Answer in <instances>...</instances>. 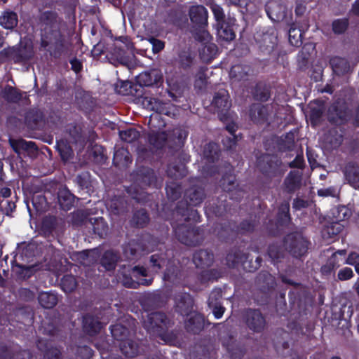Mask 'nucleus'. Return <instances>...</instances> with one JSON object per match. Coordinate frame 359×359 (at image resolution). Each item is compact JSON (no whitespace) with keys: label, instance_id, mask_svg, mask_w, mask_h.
Here are the masks:
<instances>
[{"label":"nucleus","instance_id":"obj_24","mask_svg":"<svg viewBox=\"0 0 359 359\" xmlns=\"http://www.w3.org/2000/svg\"><path fill=\"white\" fill-rule=\"evenodd\" d=\"M117 261V257L111 251H107L103 255L102 264L107 270H111L114 268L115 263Z\"/></svg>","mask_w":359,"mask_h":359},{"label":"nucleus","instance_id":"obj_4","mask_svg":"<svg viewBox=\"0 0 359 359\" xmlns=\"http://www.w3.org/2000/svg\"><path fill=\"white\" fill-rule=\"evenodd\" d=\"M168 322L165 314L161 313H152L147 316V320L144 321V327L150 332L158 333L160 330L167 327Z\"/></svg>","mask_w":359,"mask_h":359},{"label":"nucleus","instance_id":"obj_55","mask_svg":"<svg viewBox=\"0 0 359 359\" xmlns=\"http://www.w3.org/2000/svg\"><path fill=\"white\" fill-rule=\"evenodd\" d=\"M176 233L177 234L178 239L185 245H192V242L189 241L188 238L184 236H181L178 231H176Z\"/></svg>","mask_w":359,"mask_h":359},{"label":"nucleus","instance_id":"obj_47","mask_svg":"<svg viewBox=\"0 0 359 359\" xmlns=\"http://www.w3.org/2000/svg\"><path fill=\"white\" fill-rule=\"evenodd\" d=\"M281 220L283 222H287L289 219L288 211H289V204L285 203L281 205Z\"/></svg>","mask_w":359,"mask_h":359},{"label":"nucleus","instance_id":"obj_27","mask_svg":"<svg viewBox=\"0 0 359 359\" xmlns=\"http://www.w3.org/2000/svg\"><path fill=\"white\" fill-rule=\"evenodd\" d=\"M139 133L134 128H129L119 132L121 139L126 142H132L139 137Z\"/></svg>","mask_w":359,"mask_h":359},{"label":"nucleus","instance_id":"obj_23","mask_svg":"<svg viewBox=\"0 0 359 359\" xmlns=\"http://www.w3.org/2000/svg\"><path fill=\"white\" fill-rule=\"evenodd\" d=\"M187 327L193 332L200 330L203 327L202 317L198 314L191 313Z\"/></svg>","mask_w":359,"mask_h":359},{"label":"nucleus","instance_id":"obj_33","mask_svg":"<svg viewBox=\"0 0 359 359\" xmlns=\"http://www.w3.org/2000/svg\"><path fill=\"white\" fill-rule=\"evenodd\" d=\"M307 250V242L303 238H300L297 244L292 249V252L295 257L302 256Z\"/></svg>","mask_w":359,"mask_h":359},{"label":"nucleus","instance_id":"obj_57","mask_svg":"<svg viewBox=\"0 0 359 359\" xmlns=\"http://www.w3.org/2000/svg\"><path fill=\"white\" fill-rule=\"evenodd\" d=\"M34 249V245L32 243L29 244L26 248L23 250L22 254L27 256V253L32 251Z\"/></svg>","mask_w":359,"mask_h":359},{"label":"nucleus","instance_id":"obj_61","mask_svg":"<svg viewBox=\"0 0 359 359\" xmlns=\"http://www.w3.org/2000/svg\"><path fill=\"white\" fill-rule=\"evenodd\" d=\"M269 256H270L272 259H276V258H278V257H276V256L275 255V253H274L273 249L272 248H271L269 249Z\"/></svg>","mask_w":359,"mask_h":359},{"label":"nucleus","instance_id":"obj_12","mask_svg":"<svg viewBox=\"0 0 359 359\" xmlns=\"http://www.w3.org/2000/svg\"><path fill=\"white\" fill-rule=\"evenodd\" d=\"M144 104L150 110L154 111L158 114L170 115V112L168 110L166 104L162 103L155 98H145Z\"/></svg>","mask_w":359,"mask_h":359},{"label":"nucleus","instance_id":"obj_40","mask_svg":"<svg viewBox=\"0 0 359 359\" xmlns=\"http://www.w3.org/2000/svg\"><path fill=\"white\" fill-rule=\"evenodd\" d=\"M149 42L152 46V50L154 53L160 52L164 48V43L158 39L150 38Z\"/></svg>","mask_w":359,"mask_h":359},{"label":"nucleus","instance_id":"obj_36","mask_svg":"<svg viewBox=\"0 0 359 359\" xmlns=\"http://www.w3.org/2000/svg\"><path fill=\"white\" fill-rule=\"evenodd\" d=\"M337 276L340 280H349L353 276V271L349 267H344L339 271Z\"/></svg>","mask_w":359,"mask_h":359},{"label":"nucleus","instance_id":"obj_48","mask_svg":"<svg viewBox=\"0 0 359 359\" xmlns=\"http://www.w3.org/2000/svg\"><path fill=\"white\" fill-rule=\"evenodd\" d=\"M304 164V158L302 156H297L295 159L290 163L291 167L302 168Z\"/></svg>","mask_w":359,"mask_h":359},{"label":"nucleus","instance_id":"obj_16","mask_svg":"<svg viewBox=\"0 0 359 359\" xmlns=\"http://www.w3.org/2000/svg\"><path fill=\"white\" fill-rule=\"evenodd\" d=\"M39 304L46 309L53 307L57 302V297L53 292H43L39 294Z\"/></svg>","mask_w":359,"mask_h":359},{"label":"nucleus","instance_id":"obj_58","mask_svg":"<svg viewBox=\"0 0 359 359\" xmlns=\"http://www.w3.org/2000/svg\"><path fill=\"white\" fill-rule=\"evenodd\" d=\"M353 11L356 15H359V0H356L353 6Z\"/></svg>","mask_w":359,"mask_h":359},{"label":"nucleus","instance_id":"obj_26","mask_svg":"<svg viewBox=\"0 0 359 359\" xmlns=\"http://www.w3.org/2000/svg\"><path fill=\"white\" fill-rule=\"evenodd\" d=\"M58 201L63 209L69 210L72 205L73 196L67 191H61L58 195Z\"/></svg>","mask_w":359,"mask_h":359},{"label":"nucleus","instance_id":"obj_7","mask_svg":"<svg viewBox=\"0 0 359 359\" xmlns=\"http://www.w3.org/2000/svg\"><path fill=\"white\" fill-rule=\"evenodd\" d=\"M255 39L260 48L270 51L277 43V34L273 28H271L262 35L257 34Z\"/></svg>","mask_w":359,"mask_h":359},{"label":"nucleus","instance_id":"obj_11","mask_svg":"<svg viewBox=\"0 0 359 359\" xmlns=\"http://www.w3.org/2000/svg\"><path fill=\"white\" fill-rule=\"evenodd\" d=\"M193 261L196 267L209 266L213 261V255L207 250H200L194 254Z\"/></svg>","mask_w":359,"mask_h":359},{"label":"nucleus","instance_id":"obj_59","mask_svg":"<svg viewBox=\"0 0 359 359\" xmlns=\"http://www.w3.org/2000/svg\"><path fill=\"white\" fill-rule=\"evenodd\" d=\"M168 175L173 176L175 177H178L182 175L181 173H178V171H176V172H172L171 168L170 167L168 170Z\"/></svg>","mask_w":359,"mask_h":359},{"label":"nucleus","instance_id":"obj_6","mask_svg":"<svg viewBox=\"0 0 359 359\" xmlns=\"http://www.w3.org/2000/svg\"><path fill=\"white\" fill-rule=\"evenodd\" d=\"M189 17L191 21L203 29V26L207 25L208 22V11L201 5H194L190 7Z\"/></svg>","mask_w":359,"mask_h":359},{"label":"nucleus","instance_id":"obj_39","mask_svg":"<svg viewBox=\"0 0 359 359\" xmlns=\"http://www.w3.org/2000/svg\"><path fill=\"white\" fill-rule=\"evenodd\" d=\"M318 194L320 196H336L338 194V190L337 188L331 187L319 189Z\"/></svg>","mask_w":359,"mask_h":359},{"label":"nucleus","instance_id":"obj_8","mask_svg":"<svg viewBox=\"0 0 359 359\" xmlns=\"http://www.w3.org/2000/svg\"><path fill=\"white\" fill-rule=\"evenodd\" d=\"M229 96L226 90H220L214 97L212 106L218 113H222L228 110L231 107V102L229 100Z\"/></svg>","mask_w":359,"mask_h":359},{"label":"nucleus","instance_id":"obj_10","mask_svg":"<svg viewBox=\"0 0 359 359\" xmlns=\"http://www.w3.org/2000/svg\"><path fill=\"white\" fill-rule=\"evenodd\" d=\"M247 322L250 329L255 331L261 330L264 325V320L258 311H249L247 313Z\"/></svg>","mask_w":359,"mask_h":359},{"label":"nucleus","instance_id":"obj_2","mask_svg":"<svg viewBox=\"0 0 359 359\" xmlns=\"http://www.w3.org/2000/svg\"><path fill=\"white\" fill-rule=\"evenodd\" d=\"M32 45L30 41H22L19 47L4 49L1 55H4L7 58L18 62L29 59L33 55Z\"/></svg>","mask_w":359,"mask_h":359},{"label":"nucleus","instance_id":"obj_1","mask_svg":"<svg viewBox=\"0 0 359 359\" xmlns=\"http://www.w3.org/2000/svg\"><path fill=\"white\" fill-rule=\"evenodd\" d=\"M113 337L121 341L120 348L127 357H134L140 353V348L136 342L129 339H125L128 335V330L124 326L116 324L111 327Z\"/></svg>","mask_w":359,"mask_h":359},{"label":"nucleus","instance_id":"obj_14","mask_svg":"<svg viewBox=\"0 0 359 359\" xmlns=\"http://www.w3.org/2000/svg\"><path fill=\"white\" fill-rule=\"evenodd\" d=\"M302 174L299 170H294L290 172L285 181V188L288 191L297 189L301 182Z\"/></svg>","mask_w":359,"mask_h":359},{"label":"nucleus","instance_id":"obj_64","mask_svg":"<svg viewBox=\"0 0 359 359\" xmlns=\"http://www.w3.org/2000/svg\"><path fill=\"white\" fill-rule=\"evenodd\" d=\"M355 121H356L357 124L359 125V108L357 110V114H356V116H355Z\"/></svg>","mask_w":359,"mask_h":359},{"label":"nucleus","instance_id":"obj_60","mask_svg":"<svg viewBox=\"0 0 359 359\" xmlns=\"http://www.w3.org/2000/svg\"><path fill=\"white\" fill-rule=\"evenodd\" d=\"M353 287L359 297V278L355 283Z\"/></svg>","mask_w":359,"mask_h":359},{"label":"nucleus","instance_id":"obj_5","mask_svg":"<svg viewBox=\"0 0 359 359\" xmlns=\"http://www.w3.org/2000/svg\"><path fill=\"white\" fill-rule=\"evenodd\" d=\"M346 255V250H341L334 252L330 260V264L332 265V267L339 266L341 263L347 264L349 265L354 266L355 267L356 264L359 263V254L356 252H351L347 259L344 261Z\"/></svg>","mask_w":359,"mask_h":359},{"label":"nucleus","instance_id":"obj_54","mask_svg":"<svg viewBox=\"0 0 359 359\" xmlns=\"http://www.w3.org/2000/svg\"><path fill=\"white\" fill-rule=\"evenodd\" d=\"M306 206V202L303 200L297 199L293 203V208L300 209Z\"/></svg>","mask_w":359,"mask_h":359},{"label":"nucleus","instance_id":"obj_52","mask_svg":"<svg viewBox=\"0 0 359 359\" xmlns=\"http://www.w3.org/2000/svg\"><path fill=\"white\" fill-rule=\"evenodd\" d=\"M321 116V112L320 111H312L310 114V119L313 124H316L318 120V118Z\"/></svg>","mask_w":359,"mask_h":359},{"label":"nucleus","instance_id":"obj_32","mask_svg":"<svg viewBox=\"0 0 359 359\" xmlns=\"http://www.w3.org/2000/svg\"><path fill=\"white\" fill-rule=\"evenodd\" d=\"M175 301L177 307L180 310L182 313L183 311L184 307L186 309H188L192 305V300L190 297V295L188 294H183L180 299L177 298Z\"/></svg>","mask_w":359,"mask_h":359},{"label":"nucleus","instance_id":"obj_62","mask_svg":"<svg viewBox=\"0 0 359 359\" xmlns=\"http://www.w3.org/2000/svg\"><path fill=\"white\" fill-rule=\"evenodd\" d=\"M226 1L229 4L238 5L241 0H226Z\"/></svg>","mask_w":359,"mask_h":359},{"label":"nucleus","instance_id":"obj_42","mask_svg":"<svg viewBox=\"0 0 359 359\" xmlns=\"http://www.w3.org/2000/svg\"><path fill=\"white\" fill-rule=\"evenodd\" d=\"M192 58L189 54L184 53L180 55V63L183 68H187L191 65Z\"/></svg>","mask_w":359,"mask_h":359},{"label":"nucleus","instance_id":"obj_63","mask_svg":"<svg viewBox=\"0 0 359 359\" xmlns=\"http://www.w3.org/2000/svg\"><path fill=\"white\" fill-rule=\"evenodd\" d=\"M83 349L85 351H86L88 356H90L91 355V349L90 348H89L88 347L85 346V347H83Z\"/></svg>","mask_w":359,"mask_h":359},{"label":"nucleus","instance_id":"obj_20","mask_svg":"<svg viewBox=\"0 0 359 359\" xmlns=\"http://www.w3.org/2000/svg\"><path fill=\"white\" fill-rule=\"evenodd\" d=\"M266 11L268 16L272 20H274V17L276 20H279L284 16V8L276 6L273 2H270L266 6Z\"/></svg>","mask_w":359,"mask_h":359},{"label":"nucleus","instance_id":"obj_31","mask_svg":"<svg viewBox=\"0 0 359 359\" xmlns=\"http://www.w3.org/2000/svg\"><path fill=\"white\" fill-rule=\"evenodd\" d=\"M167 139V135L164 133H152L149 136V142L156 147H161Z\"/></svg>","mask_w":359,"mask_h":359},{"label":"nucleus","instance_id":"obj_15","mask_svg":"<svg viewBox=\"0 0 359 359\" xmlns=\"http://www.w3.org/2000/svg\"><path fill=\"white\" fill-rule=\"evenodd\" d=\"M83 328L90 334L97 332L102 327V323L90 316H86L83 318Z\"/></svg>","mask_w":359,"mask_h":359},{"label":"nucleus","instance_id":"obj_25","mask_svg":"<svg viewBox=\"0 0 359 359\" xmlns=\"http://www.w3.org/2000/svg\"><path fill=\"white\" fill-rule=\"evenodd\" d=\"M76 286V282L75 278L72 276H65L63 277L61 281L62 289L65 292H71L73 291Z\"/></svg>","mask_w":359,"mask_h":359},{"label":"nucleus","instance_id":"obj_56","mask_svg":"<svg viewBox=\"0 0 359 359\" xmlns=\"http://www.w3.org/2000/svg\"><path fill=\"white\" fill-rule=\"evenodd\" d=\"M0 194L4 198H8L11 196V191L9 188L4 187L1 189Z\"/></svg>","mask_w":359,"mask_h":359},{"label":"nucleus","instance_id":"obj_13","mask_svg":"<svg viewBox=\"0 0 359 359\" xmlns=\"http://www.w3.org/2000/svg\"><path fill=\"white\" fill-rule=\"evenodd\" d=\"M18 24L17 14L13 11H5L0 16V25L5 29L14 28Z\"/></svg>","mask_w":359,"mask_h":359},{"label":"nucleus","instance_id":"obj_51","mask_svg":"<svg viewBox=\"0 0 359 359\" xmlns=\"http://www.w3.org/2000/svg\"><path fill=\"white\" fill-rule=\"evenodd\" d=\"M122 283H123V285L127 287H135L136 285L139 283H137L136 281H133L126 277L122 280Z\"/></svg>","mask_w":359,"mask_h":359},{"label":"nucleus","instance_id":"obj_35","mask_svg":"<svg viewBox=\"0 0 359 359\" xmlns=\"http://www.w3.org/2000/svg\"><path fill=\"white\" fill-rule=\"evenodd\" d=\"M211 9L217 21V25L224 22V13L222 7L217 4H212Z\"/></svg>","mask_w":359,"mask_h":359},{"label":"nucleus","instance_id":"obj_45","mask_svg":"<svg viewBox=\"0 0 359 359\" xmlns=\"http://www.w3.org/2000/svg\"><path fill=\"white\" fill-rule=\"evenodd\" d=\"M121 203L120 201L118 199H116L114 201H111L110 203H108L107 205L109 208V210L111 212H113L114 215H118L121 210H119L118 205Z\"/></svg>","mask_w":359,"mask_h":359},{"label":"nucleus","instance_id":"obj_9","mask_svg":"<svg viewBox=\"0 0 359 359\" xmlns=\"http://www.w3.org/2000/svg\"><path fill=\"white\" fill-rule=\"evenodd\" d=\"M162 80V73L158 69H152L143 72L137 77V81L141 86H149L158 84Z\"/></svg>","mask_w":359,"mask_h":359},{"label":"nucleus","instance_id":"obj_53","mask_svg":"<svg viewBox=\"0 0 359 359\" xmlns=\"http://www.w3.org/2000/svg\"><path fill=\"white\" fill-rule=\"evenodd\" d=\"M339 213H341L343 215V217H341V216L339 217V220H342L349 216V211L344 206L339 208Z\"/></svg>","mask_w":359,"mask_h":359},{"label":"nucleus","instance_id":"obj_3","mask_svg":"<svg viewBox=\"0 0 359 359\" xmlns=\"http://www.w3.org/2000/svg\"><path fill=\"white\" fill-rule=\"evenodd\" d=\"M196 38L203 42V46L200 49L201 58L205 62L210 61L217 54V49L215 43H210V36L209 33L203 29L200 34H197Z\"/></svg>","mask_w":359,"mask_h":359},{"label":"nucleus","instance_id":"obj_37","mask_svg":"<svg viewBox=\"0 0 359 359\" xmlns=\"http://www.w3.org/2000/svg\"><path fill=\"white\" fill-rule=\"evenodd\" d=\"M208 304L209 306L212 308V312L215 317L217 319L220 318L224 312V308L220 305L214 304L212 302V297L209 299Z\"/></svg>","mask_w":359,"mask_h":359},{"label":"nucleus","instance_id":"obj_21","mask_svg":"<svg viewBox=\"0 0 359 359\" xmlns=\"http://www.w3.org/2000/svg\"><path fill=\"white\" fill-rule=\"evenodd\" d=\"M10 144L13 149V150L18 153L20 154L22 150H27L28 149H31L34 147V144L32 142H27L24 140H13L11 139L9 140Z\"/></svg>","mask_w":359,"mask_h":359},{"label":"nucleus","instance_id":"obj_44","mask_svg":"<svg viewBox=\"0 0 359 359\" xmlns=\"http://www.w3.org/2000/svg\"><path fill=\"white\" fill-rule=\"evenodd\" d=\"M161 259L157 255H154L151 257L150 262L152 264V271L157 272L161 267Z\"/></svg>","mask_w":359,"mask_h":359},{"label":"nucleus","instance_id":"obj_17","mask_svg":"<svg viewBox=\"0 0 359 359\" xmlns=\"http://www.w3.org/2000/svg\"><path fill=\"white\" fill-rule=\"evenodd\" d=\"M330 65L333 72L337 74L347 72L349 70V65L346 60L338 57L330 60Z\"/></svg>","mask_w":359,"mask_h":359},{"label":"nucleus","instance_id":"obj_41","mask_svg":"<svg viewBox=\"0 0 359 359\" xmlns=\"http://www.w3.org/2000/svg\"><path fill=\"white\" fill-rule=\"evenodd\" d=\"M135 219L138 226H142L148 222V216L144 210H141L135 216Z\"/></svg>","mask_w":359,"mask_h":359},{"label":"nucleus","instance_id":"obj_43","mask_svg":"<svg viewBox=\"0 0 359 359\" xmlns=\"http://www.w3.org/2000/svg\"><path fill=\"white\" fill-rule=\"evenodd\" d=\"M228 130L230 132L231 135L232 136V138L233 139L231 140V137H229L228 139L224 140V144L228 148V149H232L233 145L236 142V137L235 135H233V127L227 126Z\"/></svg>","mask_w":359,"mask_h":359},{"label":"nucleus","instance_id":"obj_50","mask_svg":"<svg viewBox=\"0 0 359 359\" xmlns=\"http://www.w3.org/2000/svg\"><path fill=\"white\" fill-rule=\"evenodd\" d=\"M90 252H91L90 251H83V252H79L77 255V256L79 257V259H82V260H81V264H86V259H87V260L89 259Z\"/></svg>","mask_w":359,"mask_h":359},{"label":"nucleus","instance_id":"obj_49","mask_svg":"<svg viewBox=\"0 0 359 359\" xmlns=\"http://www.w3.org/2000/svg\"><path fill=\"white\" fill-rule=\"evenodd\" d=\"M70 63L72 65V69L75 72H79L82 68V65H81V62L79 60H78L77 59L72 60Z\"/></svg>","mask_w":359,"mask_h":359},{"label":"nucleus","instance_id":"obj_29","mask_svg":"<svg viewBox=\"0 0 359 359\" xmlns=\"http://www.w3.org/2000/svg\"><path fill=\"white\" fill-rule=\"evenodd\" d=\"M289 41L294 46H299L302 43V32L299 29L291 27L289 30Z\"/></svg>","mask_w":359,"mask_h":359},{"label":"nucleus","instance_id":"obj_22","mask_svg":"<svg viewBox=\"0 0 359 359\" xmlns=\"http://www.w3.org/2000/svg\"><path fill=\"white\" fill-rule=\"evenodd\" d=\"M266 109L260 104H254L250 109V115L254 121L259 122L265 118Z\"/></svg>","mask_w":359,"mask_h":359},{"label":"nucleus","instance_id":"obj_46","mask_svg":"<svg viewBox=\"0 0 359 359\" xmlns=\"http://www.w3.org/2000/svg\"><path fill=\"white\" fill-rule=\"evenodd\" d=\"M132 274L134 277L137 278L139 276L144 277L147 276V271L142 266H135L133 269Z\"/></svg>","mask_w":359,"mask_h":359},{"label":"nucleus","instance_id":"obj_18","mask_svg":"<svg viewBox=\"0 0 359 359\" xmlns=\"http://www.w3.org/2000/svg\"><path fill=\"white\" fill-rule=\"evenodd\" d=\"M249 71L250 68L247 66L234 65L231 69L229 75L231 79L240 81L245 79Z\"/></svg>","mask_w":359,"mask_h":359},{"label":"nucleus","instance_id":"obj_30","mask_svg":"<svg viewBox=\"0 0 359 359\" xmlns=\"http://www.w3.org/2000/svg\"><path fill=\"white\" fill-rule=\"evenodd\" d=\"M130 161L128 152L124 149H119L114 153V162L117 165H126Z\"/></svg>","mask_w":359,"mask_h":359},{"label":"nucleus","instance_id":"obj_38","mask_svg":"<svg viewBox=\"0 0 359 359\" xmlns=\"http://www.w3.org/2000/svg\"><path fill=\"white\" fill-rule=\"evenodd\" d=\"M347 23L345 20H335L332 24L333 31L337 34L342 33L346 29Z\"/></svg>","mask_w":359,"mask_h":359},{"label":"nucleus","instance_id":"obj_19","mask_svg":"<svg viewBox=\"0 0 359 359\" xmlns=\"http://www.w3.org/2000/svg\"><path fill=\"white\" fill-rule=\"evenodd\" d=\"M218 36L225 41H231L235 37V34L231 28L226 26L224 22L217 25Z\"/></svg>","mask_w":359,"mask_h":359},{"label":"nucleus","instance_id":"obj_34","mask_svg":"<svg viewBox=\"0 0 359 359\" xmlns=\"http://www.w3.org/2000/svg\"><path fill=\"white\" fill-rule=\"evenodd\" d=\"M218 146L217 144L209 143L204 149L203 155L208 159L213 160L217 156Z\"/></svg>","mask_w":359,"mask_h":359},{"label":"nucleus","instance_id":"obj_28","mask_svg":"<svg viewBox=\"0 0 359 359\" xmlns=\"http://www.w3.org/2000/svg\"><path fill=\"white\" fill-rule=\"evenodd\" d=\"M345 176L348 182L353 185L359 180V169L355 166H348L346 168Z\"/></svg>","mask_w":359,"mask_h":359}]
</instances>
